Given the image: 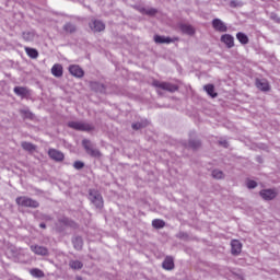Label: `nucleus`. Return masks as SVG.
Segmentation results:
<instances>
[{"mask_svg":"<svg viewBox=\"0 0 280 280\" xmlns=\"http://www.w3.org/2000/svg\"><path fill=\"white\" fill-rule=\"evenodd\" d=\"M15 203L22 209H38V207H40V202H38V200L28 196L16 197Z\"/></svg>","mask_w":280,"mask_h":280,"instance_id":"f257e3e1","label":"nucleus"},{"mask_svg":"<svg viewBox=\"0 0 280 280\" xmlns=\"http://www.w3.org/2000/svg\"><path fill=\"white\" fill-rule=\"evenodd\" d=\"M68 128H72V130H78L79 132H93L95 125L86 121H69Z\"/></svg>","mask_w":280,"mask_h":280,"instance_id":"f03ea898","label":"nucleus"},{"mask_svg":"<svg viewBox=\"0 0 280 280\" xmlns=\"http://www.w3.org/2000/svg\"><path fill=\"white\" fill-rule=\"evenodd\" d=\"M90 202L94 205L96 209H103L104 208V198L102 197V194L95 189H90L89 190V196H88Z\"/></svg>","mask_w":280,"mask_h":280,"instance_id":"7ed1b4c3","label":"nucleus"},{"mask_svg":"<svg viewBox=\"0 0 280 280\" xmlns=\"http://www.w3.org/2000/svg\"><path fill=\"white\" fill-rule=\"evenodd\" d=\"M82 145L90 156H93L94 159H100L102 156V152H100L93 143H91V140L89 139H83L82 140Z\"/></svg>","mask_w":280,"mask_h":280,"instance_id":"20e7f679","label":"nucleus"},{"mask_svg":"<svg viewBox=\"0 0 280 280\" xmlns=\"http://www.w3.org/2000/svg\"><path fill=\"white\" fill-rule=\"evenodd\" d=\"M152 84L155 86V89H161L162 91H167L168 93H176V91H178V85L170 82L154 80Z\"/></svg>","mask_w":280,"mask_h":280,"instance_id":"39448f33","label":"nucleus"},{"mask_svg":"<svg viewBox=\"0 0 280 280\" xmlns=\"http://www.w3.org/2000/svg\"><path fill=\"white\" fill-rule=\"evenodd\" d=\"M13 92L15 93V95H18V97H22V100H25L30 97V95H32V92L30 91V89L25 86H15L13 89Z\"/></svg>","mask_w":280,"mask_h":280,"instance_id":"423d86ee","label":"nucleus"},{"mask_svg":"<svg viewBox=\"0 0 280 280\" xmlns=\"http://www.w3.org/2000/svg\"><path fill=\"white\" fill-rule=\"evenodd\" d=\"M48 156L52 161H56L57 163H60L61 161H65V153L60 152L59 150H56V149L48 150Z\"/></svg>","mask_w":280,"mask_h":280,"instance_id":"0eeeda50","label":"nucleus"},{"mask_svg":"<svg viewBox=\"0 0 280 280\" xmlns=\"http://www.w3.org/2000/svg\"><path fill=\"white\" fill-rule=\"evenodd\" d=\"M31 250L35 255H39L40 257H47L49 255V249L45 246L40 245H31Z\"/></svg>","mask_w":280,"mask_h":280,"instance_id":"6e6552de","label":"nucleus"},{"mask_svg":"<svg viewBox=\"0 0 280 280\" xmlns=\"http://www.w3.org/2000/svg\"><path fill=\"white\" fill-rule=\"evenodd\" d=\"M221 43H223L228 49H233V47H235V38L230 34L222 35Z\"/></svg>","mask_w":280,"mask_h":280,"instance_id":"1a4fd4ad","label":"nucleus"},{"mask_svg":"<svg viewBox=\"0 0 280 280\" xmlns=\"http://www.w3.org/2000/svg\"><path fill=\"white\" fill-rule=\"evenodd\" d=\"M212 27L215 30V32H228L229 27H226V24L224 22H222V20L220 19H214L212 21Z\"/></svg>","mask_w":280,"mask_h":280,"instance_id":"9d476101","label":"nucleus"},{"mask_svg":"<svg viewBox=\"0 0 280 280\" xmlns=\"http://www.w3.org/2000/svg\"><path fill=\"white\" fill-rule=\"evenodd\" d=\"M90 28L92 32H104V30H106V25L100 20H94L90 22Z\"/></svg>","mask_w":280,"mask_h":280,"instance_id":"9b49d317","label":"nucleus"},{"mask_svg":"<svg viewBox=\"0 0 280 280\" xmlns=\"http://www.w3.org/2000/svg\"><path fill=\"white\" fill-rule=\"evenodd\" d=\"M242 253V242L238 240L231 241V254L237 256Z\"/></svg>","mask_w":280,"mask_h":280,"instance_id":"f8f14e48","label":"nucleus"},{"mask_svg":"<svg viewBox=\"0 0 280 280\" xmlns=\"http://www.w3.org/2000/svg\"><path fill=\"white\" fill-rule=\"evenodd\" d=\"M69 72L74 78H84V70H82V68H80V66H75V65L70 66Z\"/></svg>","mask_w":280,"mask_h":280,"instance_id":"ddd939ff","label":"nucleus"},{"mask_svg":"<svg viewBox=\"0 0 280 280\" xmlns=\"http://www.w3.org/2000/svg\"><path fill=\"white\" fill-rule=\"evenodd\" d=\"M90 86L92 91H95V93H106V85L104 83H100L97 81H92L90 83Z\"/></svg>","mask_w":280,"mask_h":280,"instance_id":"4468645a","label":"nucleus"},{"mask_svg":"<svg viewBox=\"0 0 280 280\" xmlns=\"http://www.w3.org/2000/svg\"><path fill=\"white\" fill-rule=\"evenodd\" d=\"M260 196L264 200H275V198H277V191L272 189H265L260 191Z\"/></svg>","mask_w":280,"mask_h":280,"instance_id":"2eb2a0df","label":"nucleus"},{"mask_svg":"<svg viewBox=\"0 0 280 280\" xmlns=\"http://www.w3.org/2000/svg\"><path fill=\"white\" fill-rule=\"evenodd\" d=\"M162 268H164V270H174V257L166 256L162 262Z\"/></svg>","mask_w":280,"mask_h":280,"instance_id":"dca6fc26","label":"nucleus"},{"mask_svg":"<svg viewBox=\"0 0 280 280\" xmlns=\"http://www.w3.org/2000/svg\"><path fill=\"white\" fill-rule=\"evenodd\" d=\"M179 30L183 34H187L188 36H194V34H196V28L190 24H180Z\"/></svg>","mask_w":280,"mask_h":280,"instance_id":"f3484780","label":"nucleus"},{"mask_svg":"<svg viewBox=\"0 0 280 280\" xmlns=\"http://www.w3.org/2000/svg\"><path fill=\"white\" fill-rule=\"evenodd\" d=\"M72 244H73V248L75 250H82L83 246H84V240H82V236H73L72 237Z\"/></svg>","mask_w":280,"mask_h":280,"instance_id":"a211bd4d","label":"nucleus"},{"mask_svg":"<svg viewBox=\"0 0 280 280\" xmlns=\"http://www.w3.org/2000/svg\"><path fill=\"white\" fill-rule=\"evenodd\" d=\"M256 86L259 91H270V84L266 79H256Z\"/></svg>","mask_w":280,"mask_h":280,"instance_id":"6ab92c4d","label":"nucleus"},{"mask_svg":"<svg viewBox=\"0 0 280 280\" xmlns=\"http://www.w3.org/2000/svg\"><path fill=\"white\" fill-rule=\"evenodd\" d=\"M63 32H66V34H75V32H78V26H75V24L71 23V22H67L63 26H62Z\"/></svg>","mask_w":280,"mask_h":280,"instance_id":"aec40b11","label":"nucleus"},{"mask_svg":"<svg viewBox=\"0 0 280 280\" xmlns=\"http://www.w3.org/2000/svg\"><path fill=\"white\" fill-rule=\"evenodd\" d=\"M59 223L63 224V226H70V229H78V223H75L73 220H70L69 218L59 219Z\"/></svg>","mask_w":280,"mask_h":280,"instance_id":"412c9836","label":"nucleus"},{"mask_svg":"<svg viewBox=\"0 0 280 280\" xmlns=\"http://www.w3.org/2000/svg\"><path fill=\"white\" fill-rule=\"evenodd\" d=\"M51 73L55 78H62V65L55 63L51 68Z\"/></svg>","mask_w":280,"mask_h":280,"instance_id":"4be33fe9","label":"nucleus"},{"mask_svg":"<svg viewBox=\"0 0 280 280\" xmlns=\"http://www.w3.org/2000/svg\"><path fill=\"white\" fill-rule=\"evenodd\" d=\"M20 115L22 117V119H34V113H32V110H30V108H22L20 109Z\"/></svg>","mask_w":280,"mask_h":280,"instance_id":"5701e85b","label":"nucleus"},{"mask_svg":"<svg viewBox=\"0 0 280 280\" xmlns=\"http://www.w3.org/2000/svg\"><path fill=\"white\" fill-rule=\"evenodd\" d=\"M22 38L26 43H32L34 40V38H36V33H34V31L23 32Z\"/></svg>","mask_w":280,"mask_h":280,"instance_id":"b1692460","label":"nucleus"},{"mask_svg":"<svg viewBox=\"0 0 280 280\" xmlns=\"http://www.w3.org/2000/svg\"><path fill=\"white\" fill-rule=\"evenodd\" d=\"M138 10L141 14H147L148 16H154V14H156V12H159L154 8L145 9V8L139 7Z\"/></svg>","mask_w":280,"mask_h":280,"instance_id":"393cba45","label":"nucleus"},{"mask_svg":"<svg viewBox=\"0 0 280 280\" xmlns=\"http://www.w3.org/2000/svg\"><path fill=\"white\" fill-rule=\"evenodd\" d=\"M69 267L72 270H82V268H84V264H82V261H80V260H70Z\"/></svg>","mask_w":280,"mask_h":280,"instance_id":"a878e982","label":"nucleus"},{"mask_svg":"<svg viewBox=\"0 0 280 280\" xmlns=\"http://www.w3.org/2000/svg\"><path fill=\"white\" fill-rule=\"evenodd\" d=\"M34 215H35L36 220H42L44 222H51V215H49V214H45V213L36 211L34 213Z\"/></svg>","mask_w":280,"mask_h":280,"instance_id":"bb28decb","label":"nucleus"},{"mask_svg":"<svg viewBox=\"0 0 280 280\" xmlns=\"http://www.w3.org/2000/svg\"><path fill=\"white\" fill-rule=\"evenodd\" d=\"M236 38L241 43V45H248L249 39L247 34L240 32L236 34Z\"/></svg>","mask_w":280,"mask_h":280,"instance_id":"cd10ccee","label":"nucleus"},{"mask_svg":"<svg viewBox=\"0 0 280 280\" xmlns=\"http://www.w3.org/2000/svg\"><path fill=\"white\" fill-rule=\"evenodd\" d=\"M211 176L215 178V180H223L225 175L221 170H213Z\"/></svg>","mask_w":280,"mask_h":280,"instance_id":"c85d7f7f","label":"nucleus"},{"mask_svg":"<svg viewBox=\"0 0 280 280\" xmlns=\"http://www.w3.org/2000/svg\"><path fill=\"white\" fill-rule=\"evenodd\" d=\"M31 275L32 277H35V279H43V277H45V272H43V270L40 269H31Z\"/></svg>","mask_w":280,"mask_h":280,"instance_id":"c756f323","label":"nucleus"},{"mask_svg":"<svg viewBox=\"0 0 280 280\" xmlns=\"http://www.w3.org/2000/svg\"><path fill=\"white\" fill-rule=\"evenodd\" d=\"M21 147L23 148V150H25L26 152H34V150H36V145H34L31 142H22Z\"/></svg>","mask_w":280,"mask_h":280,"instance_id":"7c9ffc66","label":"nucleus"},{"mask_svg":"<svg viewBox=\"0 0 280 280\" xmlns=\"http://www.w3.org/2000/svg\"><path fill=\"white\" fill-rule=\"evenodd\" d=\"M153 229H164L165 228V221L161 219H155L152 221Z\"/></svg>","mask_w":280,"mask_h":280,"instance_id":"2f4dec72","label":"nucleus"},{"mask_svg":"<svg viewBox=\"0 0 280 280\" xmlns=\"http://www.w3.org/2000/svg\"><path fill=\"white\" fill-rule=\"evenodd\" d=\"M25 51L30 58H38V50H36L35 48L26 47Z\"/></svg>","mask_w":280,"mask_h":280,"instance_id":"473e14b6","label":"nucleus"},{"mask_svg":"<svg viewBox=\"0 0 280 280\" xmlns=\"http://www.w3.org/2000/svg\"><path fill=\"white\" fill-rule=\"evenodd\" d=\"M200 145H202V143L200 142V140H189L188 142V147L192 148V150H198V148H200Z\"/></svg>","mask_w":280,"mask_h":280,"instance_id":"72a5a7b5","label":"nucleus"},{"mask_svg":"<svg viewBox=\"0 0 280 280\" xmlns=\"http://www.w3.org/2000/svg\"><path fill=\"white\" fill-rule=\"evenodd\" d=\"M148 126V122H135L131 125V128L133 130H141V128H145Z\"/></svg>","mask_w":280,"mask_h":280,"instance_id":"f704fd0d","label":"nucleus"},{"mask_svg":"<svg viewBox=\"0 0 280 280\" xmlns=\"http://www.w3.org/2000/svg\"><path fill=\"white\" fill-rule=\"evenodd\" d=\"M176 237L178 240H183L184 242H187V240H189V234H187V232H179L176 234Z\"/></svg>","mask_w":280,"mask_h":280,"instance_id":"c9c22d12","label":"nucleus"},{"mask_svg":"<svg viewBox=\"0 0 280 280\" xmlns=\"http://www.w3.org/2000/svg\"><path fill=\"white\" fill-rule=\"evenodd\" d=\"M164 40H165V36H161V35L154 36V43H156L158 45H163Z\"/></svg>","mask_w":280,"mask_h":280,"instance_id":"e433bc0d","label":"nucleus"},{"mask_svg":"<svg viewBox=\"0 0 280 280\" xmlns=\"http://www.w3.org/2000/svg\"><path fill=\"white\" fill-rule=\"evenodd\" d=\"M246 186L248 189H255V187H257V182H255L253 179H248L246 183Z\"/></svg>","mask_w":280,"mask_h":280,"instance_id":"4c0bfd02","label":"nucleus"},{"mask_svg":"<svg viewBox=\"0 0 280 280\" xmlns=\"http://www.w3.org/2000/svg\"><path fill=\"white\" fill-rule=\"evenodd\" d=\"M74 170H82L84 167V162L77 161L73 164Z\"/></svg>","mask_w":280,"mask_h":280,"instance_id":"58836bf2","label":"nucleus"},{"mask_svg":"<svg viewBox=\"0 0 280 280\" xmlns=\"http://www.w3.org/2000/svg\"><path fill=\"white\" fill-rule=\"evenodd\" d=\"M270 19H271V21H275L276 23H280V19L277 15V13H271L270 14Z\"/></svg>","mask_w":280,"mask_h":280,"instance_id":"ea45409f","label":"nucleus"},{"mask_svg":"<svg viewBox=\"0 0 280 280\" xmlns=\"http://www.w3.org/2000/svg\"><path fill=\"white\" fill-rule=\"evenodd\" d=\"M203 89H205V91L207 92V94L211 96V83L205 85Z\"/></svg>","mask_w":280,"mask_h":280,"instance_id":"a19ab883","label":"nucleus"},{"mask_svg":"<svg viewBox=\"0 0 280 280\" xmlns=\"http://www.w3.org/2000/svg\"><path fill=\"white\" fill-rule=\"evenodd\" d=\"M219 145H222V148H229V142L226 140H220Z\"/></svg>","mask_w":280,"mask_h":280,"instance_id":"79ce46f5","label":"nucleus"},{"mask_svg":"<svg viewBox=\"0 0 280 280\" xmlns=\"http://www.w3.org/2000/svg\"><path fill=\"white\" fill-rule=\"evenodd\" d=\"M170 43H174V39L172 37H164V44L170 45Z\"/></svg>","mask_w":280,"mask_h":280,"instance_id":"37998d69","label":"nucleus"},{"mask_svg":"<svg viewBox=\"0 0 280 280\" xmlns=\"http://www.w3.org/2000/svg\"><path fill=\"white\" fill-rule=\"evenodd\" d=\"M211 97H218V93L213 92V85H211Z\"/></svg>","mask_w":280,"mask_h":280,"instance_id":"c03bdc74","label":"nucleus"},{"mask_svg":"<svg viewBox=\"0 0 280 280\" xmlns=\"http://www.w3.org/2000/svg\"><path fill=\"white\" fill-rule=\"evenodd\" d=\"M39 228H40V229H47V224L40 223V224H39Z\"/></svg>","mask_w":280,"mask_h":280,"instance_id":"a18cd8bd","label":"nucleus"},{"mask_svg":"<svg viewBox=\"0 0 280 280\" xmlns=\"http://www.w3.org/2000/svg\"><path fill=\"white\" fill-rule=\"evenodd\" d=\"M231 3L233 4V3H235V1H232Z\"/></svg>","mask_w":280,"mask_h":280,"instance_id":"49530a36","label":"nucleus"}]
</instances>
